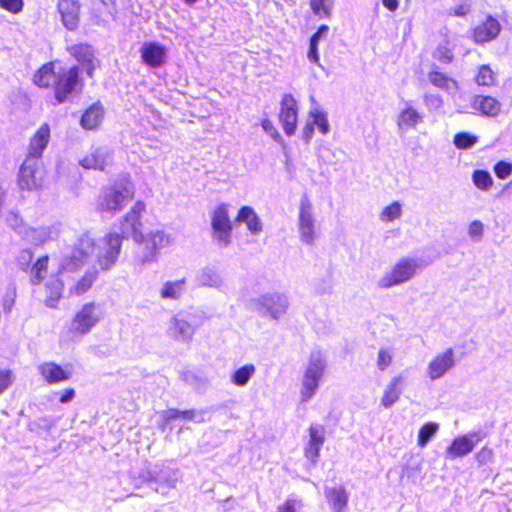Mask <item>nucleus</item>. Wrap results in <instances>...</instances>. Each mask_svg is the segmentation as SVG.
I'll return each instance as SVG.
<instances>
[{"instance_id":"1","label":"nucleus","mask_w":512,"mask_h":512,"mask_svg":"<svg viewBox=\"0 0 512 512\" xmlns=\"http://www.w3.org/2000/svg\"><path fill=\"white\" fill-rule=\"evenodd\" d=\"M32 82L40 89L52 90L54 104H63L82 93L85 79L79 65H64L59 60L42 64L33 74Z\"/></svg>"},{"instance_id":"2","label":"nucleus","mask_w":512,"mask_h":512,"mask_svg":"<svg viewBox=\"0 0 512 512\" xmlns=\"http://www.w3.org/2000/svg\"><path fill=\"white\" fill-rule=\"evenodd\" d=\"M135 197L133 182L127 178L122 181H115L109 187L103 189L96 201V209L100 213L115 214Z\"/></svg>"},{"instance_id":"3","label":"nucleus","mask_w":512,"mask_h":512,"mask_svg":"<svg viewBox=\"0 0 512 512\" xmlns=\"http://www.w3.org/2000/svg\"><path fill=\"white\" fill-rule=\"evenodd\" d=\"M34 253L31 249H23L17 258V264L28 275L30 284L40 285L49 272L50 256L43 254L33 261Z\"/></svg>"},{"instance_id":"4","label":"nucleus","mask_w":512,"mask_h":512,"mask_svg":"<svg viewBox=\"0 0 512 512\" xmlns=\"http://www.w3.org/2000/svg\"><path fill=\"white\" fill-rule=\"evenodd\" d=\"M146 212V204L137 200L120 219V233L123 239L132 238L135 242L144 240L142 216Z\"/></svg>"},{"instance_id":"5","label":"nucleus","mask_w":512,"mask_h":512,"mask_svg":"<svg viewBox=\"0 0 512 512\" xmlns=\"http://www.w3.org/2000/svg\"><path fill=\"white\" fill-rule=\"evenodd\" d=\"M46 178L43 160L24 159L18 174V185L22 190H38L44 186Z\"/></svg>"},{"instance_id":"6","label":"nucleus","mask_w":512,"mask_h":512,"mask_svg":"<svg viewBox=\"0 0 512 512\" xmlns=\"http://www.w3.org/2000/svg\"><path fill=\"white\" fill-rule=\"evenodd\" d=\"M96 240L89 235L84 233L78 242L74 245L71 254L64 259L61 269L64 273H74L82 268L90 255L96 249Z\"/></svg>"},{"instance_id":"7","label":"nucleus","mask_w":512,"mask_h":512,"mask_svg":"<svg viewBox=\"0 0 512 512\" xmlns=\"http://www.w3.org/2000/svg\"><path fill=\"white\" fill-rule=\"evenodd\" d=\"M212 238L224 246L232 241L233 224L230 219L229 205L220 203L211 212Z\"/></svg>"},{"instance_id":"8","label":"nucleus","mask_w":512,"mask_h":512,"mask_svg":"<svg viewBox=\"0 0 512 512\" xmlns=\"http://www.w3.org/2000/svg\"><path fill=\"white\" fill-rule=\"evenodd\" d=\"M98 306L94 301L87 302L74 314L69 332L73 336L89 333L100 321Z\"/></svg>"},{"instance_id":"9","label":"nucleus","mask_w":512,"mask_h":512,"mask_svg":"<svg viewBox=\"0 0 512 512\" xmlns=\"http://www.w3.org/2000/svg\"><path fill=\"white\" fill-rule=\"evenodd\" d=\"M418 268L419 264L415 259L408 257L401 258L391 270L380 279L379 286L388 289L405 283L415 276Z\"/></svg>"},{"instance_id":"10","label":"nucleus","mask_w":512,"mask_h":512,"mask_svg":"<svg viewBox=\"0 0 512 512\" xmlns=\"http://www.w3.org/2000/svg\"><path fill=\"white\" fill-rule=\"evenodd\" d=\"M123 240V236H119L116 232H109L104 235L102 239L103 248L97 256V263L101 270L107 271L116 264Z\"/></svg>"},{"instance_id":"11","label":"nucleus","mask_w":512,"mask_h":512,"mask_svg":"<svg viewBox=\"0 0 512 512\" xmlns=\"http://www.w3.org/2000/svg\"><path fill=\"white\" fill-rule=\"evenodd\" d=\"M324 369L325 364L321 359H310L301 383L300 396L302 402H307L315 395L319 381L324 374Z\"/></svg>"},{"instance_id":"12","label":"nucleus","mask_w":512,"mask_h":512,"mask_svg":"<svg viewBox=\"0 0 512 512\" xmlns=\"http://www.w3.org/2000/svg\"><path fill=\"white\" fill-rule=\"evenodd\" d=\"M278 118L284 133L287 136L294 135L298 123V105L292 94L282 95Z\"/></svg>"},{"instance_id":"13","label":"nucleus","mask_w":512,"mask_h":512,"mask_svg":"<svg viewBox=\"0 0 512 512\" xmlns=\"http://www.w3.org/2000/svg\"><path fill=\"white\" fill-rule=\"evenodd\" d=\"M299 235L302 242L312 244L316 239V228L313 218V205L307 196H303L299 207Z\"/></svg>"},{"instance_id":"14","label":"nucleus","mask_w":512,"mask_h":512,"mask_svg":"<svg viewBox=\"0 0 512 512\" xmlns=\"http://www.w3.org/2000/svg\"><path fill=\"white\" fill-rule=\"evenodd\" d=\"M502 30L499 20L487 15L470 31V37L475 44L482 45L495 40Z\"/></svg>"},{"instance_id":"15","label":"nucleus","mask_w":512,"mask_h":512,"mask_svg":"<svg viewBox=\"0 0 512 512\" xmlns=\"http://www.w3.org/2000/svg\"><path fill=\"white\" fill-rule=\"evenodd\" d=\"M51 139V128L48 123H43L29 139L25 159L43 160V154Z\"/></svg>"},{"instance_id":"16","label":"nucleus","mask_w":512,"mask_h":512,"mask_svg":"<svg viewBox=\"0 0 512 512\" xmlns=\"http://www.w3.org/2000/svg\"><path fill=\"white\" fill-rule=\"evenodd\" d=\"M67 52L81 64L88 77L92 78L96 69L94 51L87 43H78L66 48Z\"/></svg>"},{"instance_id":"17","label":"nucleus","mask_w":512,"mask_h":512,"mask_svg":"<svg viewBox=\"0 0 512 512\" xmlns=\"http://www.w3.org/2000/svg\"><path fill=\"white\" fill-rule=\"evenodd\" d=\"M479 440L477 433L463 434L453 438L446 448V457L456 459L468 455L473 451Z\"/></svg>"},{"instance_id":"18","label":"nucleus","mask_w":512,"mask_h":512,"mask_svg":"<svg viewBox=\"0 0 512 512\" xmlns=\"http://www.w3.org/2000/svg\"><path fill=\"white\" fill-rule=\"evenodd\" d=\"M57 9L66 29L74 31L79 27L81 13L79 0H58Z\"/></svg>"},{"instance_id":"19","label":"nucleus","mask_w":512,"mask_h":512,"mask_svg":"<svg viewBox=\"0 0 512 512\" xmlns=\"http://www.w3.org/2000/svg\"><path fill=\"white\" fill-rule=\"evenodd\" d=\"M140 53L142 62L150 68H159L166 62L167 49L161 43L147 42L141 47Z\"/></svg>"},{"instance_id":"20","label":"nucleus","mask_w":512,"mask_h":512,"mask_svg":"<svg viewBox=\"0 0 512 512\" xmlns=\"http://www.w3.org/2000/svg\"><path fill=\"white\" fill-rule=\"evenodd\" d=\"M38 372L47 384H56L70 379L71 372L54 361H46L38 366Z\"/></svg>"},{"instance_id":"21","label":"nucleus","mask_w":512,"mask_h":512,"mask_svg":"<svg viewBox=\"0 0 512 512\" xmlns=\"http://www.w3.org/2000/svg\"><path fill=\"white\" fill-rule=\"evenodd\" d=\"M308 433L309 440L304 447V455L312 463H315L325 442V429L321 425H310Z\"/></svg>"},{"instance_id":"22","label":"nucleus","mask_w":512,"mask_h":512,"mask_svg":"<svg viewBox=\"0 0 512 512\" xmlns=\"http://www.w3.org/2000/svg\"><path fill=\"white\" fill-rule=\"evenodd\" d=\"M454 366V351L448 348L443 353L436 355L428 365V375L435 380L442 377Z\"/></svg>"},{"instance_id":"23","label":"nucleus","mask_w":512,"mask_h":512,"mask_svg":"<svg viewBox=\"0 0 512 512\" xmlns=\"http://www.w3.org/2000/svg\"><path fill=\"white\" fill-rule=\"evenodd\" d=\"M110 155L111 153L104 148H92L83 156L79 164L85 169L104 171Z\"/></svg>"},{"instance_id":"24","label":"nucleus","mask_w":512,"mask_h":512,"mask_svg":"<svg viewBox=\"0 0 512 512\" xmlns=\"http://www.w3.org/2000/svg\"><path fill=\"white\" fill-rule=\"evenodd\" d=\"M141 243H143L145 251L143 261L149 262L156 258L158 251L169 243V239L162 231H155L144 236Z\"/></svg>"},{"instance_id":"25","label":"nucleus","mask_w":512,"mask_h":512,"mask_svg":"<svg viewBox=\"0 0 512 512\" xmlns=\"http://www.w3.org/2000/svg\"><path fill=\"white\" fill-rule=\"evenodd\" d=\"M472 108L479 114L495 117L501 111V103L495 97L488 95H476L471 101Z\"/></svg>"},{"instance_id":"26","label":"nucleus","mask_w":512,"mask_h":512,"mask_svg":"<svg viewBox=\"0 0 512 512\" xmlns=\"http://www.w3.org/2000/svg\"><path fill=\"white\" fill-rule=\"evenodd\" d=\"M428 79L434 87L446 92L459 88L457 80L442 72L438 67H433L428 72Z\"/></svg>"},{"instance_id":"27","label":"nucleus","mask_w":512,"mask_h":512,"mask_svg":"<svg viewBox=\"0 0 512 512\" xmlns=\"http://www.w3.org/2000/svg\"><path fill=\"white\" fill-rule=\"evenodd\" d=\"M402 384V375H397L391 378L390 382L385 387L383 395L381 397V404L385 408L391 407L399 400L400 395L402 393Z\"/></svg>"},{"instance_id":"28","label":"nucleus","mask_w":512,"mask_h":512,"mask_svg":"<svg viewBox=\"0 0 512 512\" xmlns=\"http://www.w3.org/2000/svg\"><path fill=\"white\" fill-rule=\"evenodd\" d=\"M98 279V271L96 269L87 270L73 285L69 288V295L81 296L88 292Z\"/></svg>"},{"instance_id":"29","label":"nucleus","mask_w":512,"mask_h":512,"mask_svg":"<svg viewBox=\"0 0 512 512\" xmlns=\"http://www.w3.org/2000/svg\"><path fill=\"white\" fill-rule=\"evenodd\" d=\"M104 110L100 104H92L82 114L80 124L86 130L96 129L102 122Z\"/></svg>"},{"instance_id":"30","label":"nucleus","mask_w":512,"mask_h":512,"mask_svg":"<svg viewBox=\"0 0 512 512\" xmlns=\"http://www.w3.org/2000/svg\"><path fill=\"white\" fill-rule=\"evenodd\" d=\"M236 221L244 222L252 234H258L262 231V223L254 209L250 206H242L238 210Z\"/></svg>"},{"instance_id":"31","label":"nucleus","mask_w":512,"mask_h":512,"mask_svg":"<svg viewBox=\"0 0 512 512\" xmlns=\"http://www.w3.org/2000/svg\"><path fill=\"white\" fill-rule=\"evenodd\" d=\"M6 226L20 235H27L32 231V228L25 221L24 217L19 211L11 210L5 216Z\"/></svg>"},{"instance_id":"32","label":"nucleus","mask_w":512,"mask_h":512,"mask_svg":"<svg viewBox=\"0 0 512 512\" xmlns=\"http://www.w3.org/2000/svg\"><path fill=\"white\" fill-rule=\"evenodd\" d=\"M329 504L335 512H343L348 503V494L343 487H334L326 491Z\"/></svg>"},{"instance_id":"33","label":"nucleus","mask_w":512,"mask_h":512,"mask_svg":"<svg viewBox=\"0 0 512 512\" xmlns=\"http://www.w3.org/2000/svg\"><path fill=\"white\" fill-rule=\"evenodd\" d=\"M312 14L319 19H330L333 14L334 0H308Z\"/></svg>"},{"instance_id":"34","label":"nucleus","mask_w":512,"mask_h":512,"mask_svg":"<svg viewBox=\"0 0 512 512\" xmlns=\"http://www.w3.org/2000/svg\"><path fill=\"white\" fill-rule=\"evenodd\" d=\"M47 307L56 308L63 294V283L60 280L50 281L45 285Z\"/></svg>"},{"instance_id":"35","label":"nucleus","mask_w":512,"mask_h":512,"mask_svg":"<svg viewBox=\"0 0 512 512\" xmlns=\"http://www.w3.org/2000/svg\"><path fill=\"white\" fill-rule=\"evenodd\" d=\"M169 333L174 339H189L193 334V328L186 320L174 317L169 327Z\"/></svg>"},{"instance_id":"36","label":"nucleus","mask_w":512,"mask_h":512,"mask_svg":"<svg viewBox=\"0 0 512 512\" xmlns=\"http://www.w3.org/2000/svg\"><path fill=\"white\" fill-rule=\"evenodd\" d=\"M255 366L253 364H245L238 368L231 376L232 382L237 386H244L248 383L249 379L255 373Z\"/></svg>"},{"instance_id":"37","label":"nucleus","mask_w":512,"mask_h":512,"mask_svg":"<svg viewBox=\"0 0 512 512\" xmlns=\"http://www.w3.org/2000/svg\"><path fill=\"white\" fill-rule=\"evenodd\" d=\"M438 430L439 425L435 422H427L423 424L418 432L417 445L419 447H425Z\"/></svg>"},{"instance_id":"38","label":"nucleus","mask_w":512,"mask_h":512,"mask_svg":"<svg viewBox=\"0 0 512 512\" xmlns=\"http://www.w3.org/2000/svg\"><path fill=\"white\" fill-rule=\"evenodd\" d=\"M185 283L184 279L177 281H167L163 284L160 295L162 298L177 299L182 292V286Z\"/></svg>"},{"instance_id":"39","label":"nucleus","mask_w":512,"mask_h":512,"mask_svg":"<svg viewBox=\"0 0 512 512\" xmlns=\"http://www.w3.org/2000/svg\"><path fill=\"white\" fill-rule=\"evenodd\" d=\"M475 82L480 86H492L495 84L496 77L489 65L484 64L478 68Z\"/></svg>"},{"instance_id":"40","label":"nucleus","mask_w":512,"mask_h":512,"mask_svg":"<svg viewBox=\"0 0 512 512\" xmlns=\"http://www.w3.org/2000/svg\"><path fill=\"white\" fill-rule=\"evenodd\" d=\"M420 120V115L412 107H406L403 109L398 116V125L400 127H412L415 126Z\"/></svg>"},{"instance_id":"41","label":"nucleus","mask_w":512,"mask_h":512,"mask_svg":"<svg viewBox=\"0 0 512 512\" xmlns=\"http://www.w3.org/2000/svg\"><path fill=\"white\" fill-rule=\"evenodd\" d=\"M474 185L483 191L489 190L493 186V179L486 170H475L472 174Z\"/></svg>"},{"instance_id":"42","label":"nucleus","mask_w":512,"mask_h":512,"mask_svg":"<svg viewBox=\"0 0 512 512\" xmlns=\"http://www.w3.org/2000/svg\"><path fill=\"white\" fill-rule=\"evenodd\" d=\"M402 214L401 204L398 201H393L391 204L386 206L380 213V220L382 222H392L400 218Z\"/></svg>"},{"instance_id":"43","label":"nucleus","mask_w":512,"mask_h":512,"mask_svg":"<svg viewBox=\"0 0 512 512\" xmlns=\"http://www.w3.org/2000/svg\"><path fill=\"white\" fill-rule=\"evenodd\" d=\"M478 141V137L468 132H458L454 135V145L458 149H468L474 146Z\"/></svg>"},{"instance_id":"44","label":"nucleus","mask_w":512,"mask_h":512,"mask_svg":"<svg viewBox=\"0 0 512 512\" xmlns=\"http://www.w3.org/2000/svg\"><path fill=\"white\" fill-rule=\"evenodd\" d=\"M195 415L196 412L194 409L180 411L176 408H171L163 413V418L166 422H170L178 418L190 421L194 419Z\"/></svg>"},{"instance_id":"45","label":"nucleus","mask_w":512,"mask_h":512,"mask_svg":"<svg viewBox=\"0 0 512 512\" xmlns=\"http://www.w3.org/2000/svg\"><path fill=\"white\" fill-rule=\"evenodd\" d=\"M15 382L14 372L9 368L0 369V395L5 393Z\"/></svg>"},{"instance_id":"46","label":"nucleus","mask_w":512,"mask_h":512,"mask_svg":"<svg viewBox=\"0 0 512 512\" xmlns=\"http://www.w3.org/2000/svg\"><path fill=\"white\" fill-rule=\"evenodd\" d=\"M393 362L391 352L386 348H381L377 354L376 364L380 371H385Z\"/></svg>"},{"instance_id":"47","label":"nucleus","mask_w":512,"mask_h":512,"mask_svg":"<svg viewBox=\"0 0 512 512\" xmlns=\"http://www.w3.org/2000/svg\"><path fill=\"white\" fill-rule=\"evenodd\" d=\"M312 123L316 126L322 134H326L329 131L328 120L324 113L320 111H314L311 113Z\"/></svg>"},{"instance_id":"48","label":"nucleus","mask_w":512,"mask_h":512,"mask_svg":"<svg viewBox=\"0 0 512 512\" xmlns=\"http://www.w3.org/2000/svg\"><path fill=\"white\" fill-rule=\"evenodd\" d=\"M493 170L498 179L504 180L512 174V164L500 160L494 165Z\"/></svg>"},{"instance_id":"49","label":"nucleus","mask_w":512,"mask_h":512,"mask_svg":"<svg viewBox=\"0 0 512 512\" xmlns=\"http://www.w3.org/2000/svg\"><path fill=\"white\" fill-rule=\"evenodd\" d=\"M493 457H494V452H493L492 448H490L488 446H483L474 455L476 462L478 463V465H481V466L492 462Z\"/></svg>"},{"instance_id":"50","label":"nucleus","mask_w":512,"mask_h":512,"mask_svg":"<svg viewBox=\"0 0 512 512\" xmlns=\"http://www.w3.org/2000/svg\"><path fill=\"white\" fill-rule=\"evenodd\" d=\"M23 7V0H0V8L13 14L21 12Z\"/></svg>"},{"instance_id":"51","label":"nucleus","mask_w":512,"mask_h":512,"mask_svg":"<svg viewBox=\"0 0 512 512\" xmlns=\"http://www.w3.org/2000/svg\"><path fill=\"white\" fill-rule=\"evenodd\" d=\"M301 506V500L288 498L283 503L278 505L276 512H297V508Z\"/></svg>"},{"instance_id":"52","label":"nucleus","mask_w":512,"mask_h":512,"mask_svg":"<svg viewBox=\"0 0 512 512\" xmlns=\"http://www.w3.org/2000/svg\"><path fill=\"white\" fill-rule=\"evenodd\" d=\"M435 58L443 63L452 62L454 55L452 51L446 46H439L435 53Z\"/></svg>"},{"instance_id":"53","label":"nucleus","mask_w":512,"mask_h":512,"mask_svg":"<svg viewBox=\"0 0 512 512\" xmlns=\"http://www.w3.org/2000/svg\"><path fill=\"white\" fill-rule=\"evenodd\" d=\"M261 126L263 128V130L268 133L272 138H274L275 140H278L280 139V134L277 130V128L275 127L274 123L268 119V118H265L261 121Z\"/></svg>"},{"instance_id":"54","label":"nucleus","mask_w":512,"mask_h":512,"mask_svg":"<svg viewBox=\"0 0 512 512\" xmlns=\"http://www.w3.org/2000/svg\"><path fill=\"white\" fill-rule=\"evenodd\" d=\"M307 57L310 62H312L314 64H319L320 57H319V53H318V44H316L315 42L309 41V49L307 52Z\"/></svg>"},{"instance_id":"55","label":"nucleus","mask_w":512,"mask_h":512,"mask_svg":"<svg viewBox=\"0 0 512 512\" xmlns=\"http://www.w3.org/2000/svg\"><path fill=\"white\" fill-rule=\"evenodd\" d=\"M483 234V224L479 220H475L469 225V235L472 237H481Z\"/></svg>"},{"instance_id":"56","label":"nucleus","mask_w":512,"mask_h":512,"mask_svg":"<svg viewBox=\"0 0 512 512\" xmlns=\"http://www.w3.org/2000/svg\"><path fill=\"white\" fill-rule=\"evenodd\" d=\"M470 5L469 4H466V3H463V4H460L456 7H454L452 10H451V15L453 16H460V17H464L466 16L469 12H470Z\"/></svg>"},{"instance_id":"57","label":"nucleus","mask_w":512,"mask_h":512,"mask_svg":"<svg viewBox=\"0 0 512 512\" xmlns=\"http://www.w3.org/2000/svg\"><path fill=\"white\" fill-rule=\"evenodd\" d=\"M75 397V390L74 388H66L63 390V392L61 393L60 397H59V402L60 403H68L70 402L71 400H73Z\"/></svg>"},{"instance_id":"58","label":"nucleus","mask_w":512,"mask_h":512,"mask_svg":"<svg viewBox=\"0 0 512 512\" xmlns=\"http://www.w3.org/2000/svg\"><path fill=\"white\" fill-rule=\"evenodd\" d=\"M100 3L106 6V14L113 16L116 13V3L114 0H100Z\"/></svg>"},{"instance_id":"59","label":"nucleus","mask_w":512,"mask_h":512,"mask_svg":"<svg viewBox=\"0 0 512 512\" xmlns=\"http://www.w3.org/2000/svg\"><path fill=\"white\" fill-rule=\"evenodd\" d=\"M313 132H314L313 123L311 121L307 122L303 128V138L306 140V142L310 141Z\"/></svg>"},{"instance_id":"60","label":"nucleus","mask_w":512,"mask_h":512,"mask_svg":"<svg viewBox=\"0 0 512 512\" xmlns=\"http://www.w3.org/2000/svg\"><path fill=\"white\" fill-rule=\"evenodd\" d=\"M382 4L390 12H395L399 7V0H382Z\"/></svg>"},{"instance_id":"61","label":"nucleus","mask_w":512,"mask_h":512,"mask_svg":"<svg viewBox=\"0 0 512 512\" xmlns=\"http://www.w3.org/2000/svg\"><path fill=\"white\" fill-rule=\"evenodd\" d=\"M13 304H14V297L13 296H7L2 301L3 309L6 312H9L11 310Z\"/></svg>"},{"instance_id":"62","label":"nucleus","mask_w":512,"mask_h":512,"mask_svg":"<svg viewBox=\"0 0 512 512\" xmlns=\"http://www.w3.org/2000/svg\"><path fill=\"white\" fill-rule=\"evenodd\" d=\"M329 31V27L328 25L326 24H321L318 29H317V33L322 37L325 33H327Z\"/></svg>"},{"instance_id":"63","label":"nucleus","mask_w":512,"mask_h":512,"mask_svg":"<svg viewBox=\"0 0 512 512\" xmlns=\"http://www.w3.org/2000/svg\"><path fill=\"white\" fill-rule=\"evenodd\" d=\"M321 36L315 32L314 34H312V36L310 37L309 41L310 42H315L316 44H318L319 40H320Z\"/></svg>"},{"instance_id":"64","label":"nucleus","mask_w":512,"mask_h":512,"mask_svg":"<svg viewBox=\"0 0 512 512\" xmlns=\"http://www.w3.org/2000/svg\"><path fill=\"white\" fill-rule=\"evenodd\" d=\"M186 4H194L197 0H183Z\"/></svg>"}]
</instances>
